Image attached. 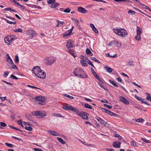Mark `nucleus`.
Masks as SVG:
<instances>
[{"instance_id":"1","label":"nucleus","mask_w":151,"mask_h":151,"mask_svg":"<svg viewBox=\"0 0 151 151\" xmlns=\"http://www.w3.org/2000/svg\"><path fill=\"white\" fill-rule=\"evenodd\" d=\"M32 70L35 76L38 78L42 79L45 78L46 76L45 73L43 70L41 69L39 66L34 67Z\"/></svg>"},{"instance_id":"2","label":"nucleus","mask_w":151,"mask_h":151,"mask_svg":"<svg viewBox=\"0 0 151 151\" xmlns=\"http://www.w3.org/2000/svg\"><path fill=\"white\" fill-rule=\"evenodd\" d=\"M83 70L80 68H78L74 69L73 72L74 75L78 77L81 78H86L88 77V76L85 74Z\"/></svg>"},{"instance_id":"3","label":"nucleus","mask_w":151,"mask_h":151,"mask_svg":"<svg viewBox=\"0 0 151 151\" xmlns=\"http://www.w3.org/2000/svg\"><path fill=\"white\" fill-rule=\"evenodd\" d=\"M56 58L53 56H50L46 58L44 60L45 64L47 65H50L55 62Z\"/></svg>"},{"instance_id":"4","label":"nucleus","mask_w":151,"mask_h":151,"mask_svg":"<svg viewBox=\"0 0 151 151\" xmlns=\"http://www.w3.org/2000/svg\"><path fill=\"white\" fill-rule=\"evenodd\" d=\"M114 31L115 33L122 37H124L125 35H127V33L126 30L123 28L114 29Z\"/></svg>"},{"instance_id":"5","label":"nucleus","mask_w":151,"mask_h":151,"mask_svg":"<svg viewBox=\"0 0 151 151\" xmlns=\"http://www.w3.org/2000/svg\"><path fill=\"white\" fill-rule=\"evenodd\" d=\"M17 39V37L13 35L7 36L4 39L5 42L9 44L11 42L14 40Z\"/></svg>"},{"instance_id":"6","label":"nucleus","mask_w":151,"mask_h":151,"mask_svg":"<svg viewBox=\"0 0 151 151\" xmlns=\"http://www.w3.org/2000/svg\"><path fill=\"white\" fill-rule=\"evenodd\" d=\"M77 115L81 117L84 119L88 120V117L87 115V114L86 112L83 111H80L78 109L76 111Z\"/></svg>"},{"instance_id":"7","label":"nucleus","mask_w":151,"mask_h":151,"mask_svg":"<svg viewBox=\"0 0 151 151\" xmlns=\"http://www.w3.org/2000/svg\"><path fill=\"white\" fill-rule=\"evenodd\" d=\"M62 108L66 110H71L74 112H76L77 109L72 106L68 104H66L65 106H62Z\"/></svg>"},{"instance_id":"8","label":"nucleus","mask_w":151,"mask_h":151,"mask_svg":"<svg viewBox=\"0 0 151 151\" xmlns=\"http://www.w3.org/2000/svg\"><path fill=\"white\" fill-rule=\"evenodd\" d=\"M34 115L37 116H40L42 118L46 116V114L45 111H37L35 112Z\"/></svg>"},{"instance_id":"9","label":"nucleus","mask_w":151,"mask_h":151,"mask_svg":"<svg viewBox=\"0 0 151 151\" xmlns=\"http://www.w3.org/2000/svg\"><path fill=\"white\" fill-rule=\"evenodd\" d=\"M35 99L36 101H39L41 102V103L40 102H38V104H40L43 105V104L42 103L44 102V101L45 100V97L42 96H38L36 97L35 98Z\"/></svg>"},{"instance_id":"10","label":"nucleus","mask_w":151,"mask_h":151,"mask_svg":"<svg viewBox=\"0 0 151 151\" xmlns=\"http://www.w3.org/2000/svg\"><path fill=\"white\" fill-rule=\"evenodd\" d=\"M101 110L104 113H106L111 116H116V114L114 113H113L109 110H107L104 108H101Z\"/></svg>"},{"instance_id":"11","label":"nucleus","mask_w":151,"mask_h":151,"mask_svg":"<svg viewBox=\"0 0 151 151\" xmlns=\"http://www.w3.org/2000/svg\"><path fill=\"white\" fill-rule=\"evenodd\" d=\"M119 99L121 101L126 105H129V102L123 96H120Z\"/></svg>"},{"instance_id":"12","label":"nucleus","mask_w":151,"mask_h":151,"mask_svg":"<svg viewBox=\"0 0 151 151\" xmlns=\"http://www.w3.org/2000/svg\"><path fill=\"white\" fill-rule=\"evenodd\" d=\"M96 119L102 125H104V126H107L106 125V124L108 125V124H107L106 122L99 117H97Z\"/></svg>"},{"instance_id":"13","label":"nucleus","mask_w":151,"mask_h":151,"mask_svg":"<svg viewBox=\"0 0 151 151\" xmlns=\"http://www.w3.org/2000/svg\"><path fill=\"white\" fill-rule=\"evenodd\" d=\"M73 42L70 40H69L67 41V43L66 45V47H73L74 45L73 44Z\"/></svg>"},{"instance_id":"14","label":"nucleus","mask_w":151,"mask_h":151,"mask_svg":"<svg viewBox=\"0 0 151 151\" xmlns=\"http://www.w3.org/2000/svg\"><path fill=\"white\" fill-rule=\"evenodd\" d=\"M70 48H68L67 50H66V51L68 52L71 55L73 56L74 58L76 57V55L74 51L71 49H69Z\"/></svg>"},{"instance_id":"15","label":"nucleus","mask_w":151,"mask_h":151,"mask_svg":"<svg viewBox=\"0 0 151 151\" xmlns=\"http://www.w3.org/2000/svg\"><path fill=\"white\" fill-rule=\"evenodd\" d=\"M121 143L120 142L116 141L114 142L113 143V146L116 148H120V145Z\"/></svg>"},{"instance_id":"16","label":"nucleus","mask_w":151,"mask_h":151,"mask_svg":"<svg viewBox=\"0 0 151 151\" xmlns=\"http://www.w3.org/2000/svg\"><path fill=\"white\" fill-rule=\"evenodd\" d=\"M118 44V42L116 41H112L108 44V46L116 47V45Z\"/></svg>"},{"instance_id":"17","label":"nucleus","mask_w":151,"mask_h":151,"mask_svg":"<svg viewBox=\"0 0 151 151\" xmlns=\"http://www.w3.org/2000/svg\"><path fill=\"white\" fill-rule=\"evenodd\" d=\"M78 11L82 13H85L86 12H87V10L82 7H79L78 8Z\"/></svg>"},{"instance_id":"18","label":"nucleus","mask_w":151,"mask_h":151,"mask_svg":"<svg viewBox=\"0 0 151 151\" xmlns=\"http://www.w3.org/2000/svg\"><path fill=\"white\" fill-rule=\"evenodd\" d=\"M74 28L73 26H72V28L69 30H68L65 33V36L70 35H72V31L73 30Z\"/></svg>"},{"instance_id":"19","label":"nucleus","mask_w":151,"mask_h":151,"mask_svg":"<svg viewBox=\"0 0 151 151\" xmlns=\"http://www.w3.org/2000/svg\"><path fill=\"white\" fill-rule=\"evenodd\" d=\"M48 132L50 134L55 136H58V133L55 131L49 130Z\"/></svg>"},{"instance_id":"20","label":"nucleus","mask_w":151,"mask_h":151,"mask_svg":"<svg viewBox=\"0 0 151 151\" xmlns=\"http://www.w3.org/2000/svg\"><path fill=\"white\" fill-rule=\"evenodd\" d=\"M7 61L10 65L13 63L12 59L10 58L9 55L7 54L6 55Z\"/></svg>"},{"instance_id":"21","label":"nucleus","mask_w":151,"mask_h":151,"mask_svg":"<svg viewBox=\"0 0 151 151\" xmlns=\"http://www.w3.org/2000/svg\"><path fill=\"white\" fill-rule=\"evenodd\" d=\"M104 68L108 72L111 73L113 70L112 68L107 67H104Z\"/></svg>"},{"instance_id":"22","label":"nucleus","mask_w":151,"mask_h":151,"mask_svg":"<svg viewBox=\"0 0 151 151\" xmlns=\"http://www.w3.org/2000/svg\"><path fill=\"white\" fill-rule=\"evenodd\" d=\"M54 4H53L52 5H50V7L51 8H56L57 7V6H58L60 5V4L59 3H56L55 2V3H54Z\"/></svg>"},{"instance_id":"23","label":"nucleus","mask_w":151,"mask_h":151,"mask_svg":"<svg viewBox=\"0 0 151 151\" xmlns=\"http://www.w3.org/2000/svg\"><path fill=\"white\" fill-rule=\"evenodd\" d=\"M4 11H12V12H17V11L16 10L14 9H11L10 8H7L4 9Z\"/></svg>"},{"instance_id":"24","label":"nucleus","mask_w":151,"mask_h":151,"mask_svg":"<svg viewBox=\"0 0 151 151\" xmlns=\"http://www.w3.org/2000/svg\"><path fill=\"white\" fill-rule=\"evenodd\" d=\"M58 24L56 25L57 27H60L64 23L63 22H61L59 20H58Z\"/></svg>"},{"instance_id":"25","label":"nucleus","mask_w":151,"mask_h":151,"mask_svg":"<svg viewBox=\"0 0 151 151\" xmlns=\"http://www.w3.org/2000/svg\"><path fill=\"white\" fill-rule=\"evenodd\" d=\"M12 66L10 68L14 69V70H17L18 69V68L17 67V66L14 64L13 63H12V64H11Z\"/></svg>"},{"instance_id":"26","label":"nucleus","mask_w":151,"mask_h":151,"mask_svg":"<svg viewBox=\"0 0 151 151\" xmlns=\"http://www.w3.org/2000/svg\"><path fill=\"white\" fill-rule=\"evenodd\" d=\"M57 139L62 144H65V142L63 139H62L61 138L59 137H58L57 138Z\"/></svg>"},{"instance_id":"27","label":"nucleus","mask_w":151,"mask_h":151,"mask_svg":"<svg viewBox=\"0 0 151 151\" xmlns=\"http://www.w3.org/2000/svg\"><path fill=\"white\" fill-rule=\"evenodd\" d=\"M146 94L147 95L146 99L151 101V96L150 93H146Z\"/></svg>"},{"instance_id":"28","label":"nucleus","mask_w":151,"mask_h":151,"mask_svg":"<svg viewBox=\"0 0 151 151\" xmlns=\"http://www.w3.org/2000/svg\"><path fill=\"white\" fill-rule=\"evenodd\" d=\"M55 0H48L47 2L48 4H51V5L53 4L55 2Z\"/></svg>"},{"instance_id":"29","label":"nucleus","mask_w":151,"mask_h":151,"mask_svg":"<svg viewBox=\"0 0 151 151\" xmlns=\"http://www.w3.org/2000/svg\"><path fill=\"white\" fill-rule=\"evenodd\" d=\"M137 34H141L142 33V29L140 28L139 26L137 27Z\"/></svg>"},{"instance_id":"30","label":"nucleus","mask_w":151,"mask_h":151,"mask_svg":"<svg viewBox=\"0 0 151 151\" xmlns=\"http://www.w3.org/2000/svg\"><path fill=\"white\" fill-rule=\"evenodd\" d=\"M109 81L111 84H112L115 87H118V86L113 81H112L110 80H109Z\"/></svg>"},{"instance_id":"31","label":"nucleus","mask_w":151,"mask_h":151,"mask_svg":"<svg viewBox=\"0 0 151 151\" xmlns=\"http://www.w3.org/2000/svg\"><path fill=\"white\" fill-rule=\"evenodd\" d=\"M9 126L10 128H11V129H16L17 130H18L19 131H22V130H20V129H18V128H16V127H14L13 126L9 125Z\"/></svg>"},{"instance_id":"32","label":"nucleus","mask_w":151,"mask_h":151,"mask_svg":"<svg viewBox=\"0 0 151 151\" xmlns=\"http://www.w3.org/2000/svg\"><path fill=\"white\" fill-rule=\"evenodd\" d=\"M141 139L144 141L145 142L150 143L151 142L149 140H147V139L144 138H141Z\"/></svg>"},{"instance_id":"33","label":"nucleus","mask_w":151,"mask_h":151,"mask_svg":"<svg viewBox=\"0 0 151 151\" xmlns=\"http://www.w3.org/2000/svg\"><path fill=\"white\" fill-rule=\"evenodd\" d=\"M84 106L86 108L90 109H91L92 108V106L88 104H85L84 105Z\"/></svg>"},{"instance_id":"34","label":"nucleus","mask_w":151,"mask_h":151,"mask_svg":"<svg viewBox=\"0 0 151 151\" xmlns=\"http://www.w3.org/2000/svg\"><path fill=\"white\" fill-rule=\"evenodd\" d=\"M5 145L7 147L11 148H13L14 147V145H13L8 143H6Z\"/></svg>"},{"instance_id":"35","label":"nucleus","mask_w":151,"mask_h":151,"mask_svg":"<svg viewBox=\"0 0 151 151\" xmlns=\"http://www.w3.org/2000/svg\"><path fill=\"white\" fill-rule=\"evenodd\" d=\"M81 63L84 66H87L88 64L86 63L84 60H81Z\"/></svg>"},{"instance_id":"36","label":"nucleus","mask_w":151,"mask_h":151,"mask_svg":"<svg viewBox=\"0 0 151 151\" xmlns=\"http://www.w3.org/2000/svg\"><path fill=\"white\" fill-rule=\"evenodd\" d=\"M91 59L92 60H94L98 63H100V61L98 60L97 59L95 58L94 57H91Z\"/></svg>"},{"instance_id":"37","label":"nucleus","mask_w":151,"mask_h":151,"mask_svg":"<svg viewBox=\"0 0 151 151\" xmlns=\"http://www.w3.org/2000/svg\"><path fill=\"white\" fill-rule=\"evenodd\" d=\"M13 31L15 32L22 33V29L21 28H19L14 30Z\"/></svg>"},{"instance_id":"38","label":"nucleus","mask_w":151,"mask_h":151,"mask_svg":"<svg viewBox=\"0 0 151 151\" xmlns=\"http://www.w3.org/2000/svg\"><path fill=\"white\" fill-rule=\"evenodd\" d=\"M135 98L137 99V100H139V101H141L142 102V101H143V99H142V98H141L140 97H139L137 95H135Z\"/></svg>"},{"instance_id":"39","label":"nucleus","mask_w":151,"mask_h":151,"mask_svg":"<svg viewBox=\"0 0 151 151\" xmlns=\"http://www.w3.org/2000/svg\"><path fill=\"white\" fill-rule=\"evenodd\" d=\"M140 34H137V36L135 37V39L136 40L139 41L140 40Z\"/></svg>"},{"instance_id":"40","label":"nucleus","mask_w":151,"mask_h":151,"mask_svg":"<svg viewBox=\"0 0 151 151\" xmlns=\"http://www.w3.org/2000/svg\"><path fill=\"white\" fill-rule=\"evenodd\" d=\"M15 63H18L19 62V58L18 56L17 55L15 56Z\"/></svg>"},{"instance_id":"41","label":"nucleus","mask_w":151,"mask_h":151,"mask_svg":"<svg viewBox=\"0 0 151 151\" xmlns=\"http://www.w3.org/2000/svg\"><path fill=\"white\" fill-rule=\"evenodd\" d=\"M24 128L26 129L29 131H32L33 129L32 127H25Z\"/></svg>"},{"instance_id":"42","label":"nucleus","mask_w":151,"mask_h":151,"mask_svg":"<svg viewBox=\"0 0 151 151\" xmlns=\"http://www.w3.org/2000/svg\"><path fill=\"white\" fill-rule=\"evenodd\" d=\"M128 13L129 14H131L132 15L134 14L135 13V12L132 10H129L128 12Z\"/></svg>"},{"instance_id":"43","label":"nucleus","mask_w":151,"mask_h":151,"mask_svg":"<svg viewBox=\"0 0 151 151\" xmlns=\"http://www.w3.org/2000/svg\"><path fill=\"white\" fill-rule=\"evenodd\" d=\"M140 5H141L143 7V8H144L146 9H150V7L149 6H147L144 4H140Z\"/></svg>"},{"instance_id":"44","label":"nucleus","mask_w":151,"mask_h":151,"mask_svg":"<svg viewBox=\"0 0 151 151\" xmlns=\"http://www.w3.org/2000/svg\"><path fill=\"white\" fill-rule=\"evenodd\" d=\"M86 54L87 55H89L92 53V52H91V51L88 49H86Z\"/></svg>"},{"instance_id":"45","label":"nucleus","mask_w":151,"mask_h":151,"mask_svg":"<svg viewBox=\"0 0 151 151\" xmlns=\"http://www.w3.org/2000/svg\"><path fill=\"white\" fill-rule=\"evenodd\" d=\"M54 116L57 117H60L61 118H64V116L59 114H54Z\"/></svg>"},{"instance_id":"46","label":"nucleus","mask_w":151,"mask_h":151,"mask_svg":"<svg viewBox=\"0 0 151 151\" xmlns=\"http://www.w3.org/2000/svg\"><path fill=\"white\" fill-rule=\"evenodd\" d=\"M0 124L1 127H6V124L4 122H0Z\"/></svg>"},{"instance_id":"47","label":"nucleus","mask_w":151,"mask_h":151,"mask_svg":"<svg viewBox=\"0 0 151 151\" xmlns=\"http://www.w3.org/2000/svg\"><path fill=\"white\" fill-rule=\"evenodd\" d=\"M70 11V10L69 8H68L65 9L64 10V12L65 13H69Z\"/></svg>"},{"instance_id":"48","label":"nucleus","mask_w":151,"mask_h":151,"mask_svg":"<svg viewBox=\"0 0 151 151\" xmlns=\"http://www.w3.org/2000/svg\"><path fill=\"white\" fill-rule=\"evenodd\" d=\"M65 96L66 97H67L69 98L70 99H73L74 98V97L72 96H71L70 95L67 94H65Z\"/></svg>"},{"instance_id":"49","label":"nucleus","mask_w":151,"mask_h":151,"mask_svg":"<svg viewBox=\"0 0 151 151\" xmlns=\"http://www.w3.org/2000/svg\"><path fill=\"white\" fill-rule=\"evenodd\" d=\"M10 77L11 78L13 79H16V80H17V79H18V78L17 77L15 76H14L13 74H12L10 76Z\"/></svg>"},{"instance_id":"50","label":"nucleus","mask_w":151,"mask_h":151,"mask_svg":"<svg viewBox=\"0 0 151 151\" xmlns=\"http://www.w3.org/2000/svg\"><path fill=\"white\" fill-rule=\"evenodd\" d=\"M131 145L134 147H135L137 146L136 142L134 141H132V142H131Z\"/></svg>"},{"instance_id":"51","label":"nucleus","mask_w":151,"mask_h":151,"mask_svg":"<svg viewBox=\"0 0 151 151\" xmlns=\"http://www.w3.org/2000/svg\"><path fill=\"white\" fill-rule=\"evenodd\" d=\"M6 22L8 24H15L16 23V22H12V21H10L8 20H7V21Z\"/></svg>"},{"instance_id":"52","label":"nucleus","mask_w":151,"mask_h":151,"mask_svg":"<svg viewBox=\"0 0 151 151\" xmlns=\"http://www.w3.org/2000/svg\"><path fill=\"white\" fill-rule=\"evenodd\" d=\"M95 77L99 81H102L101 79L100 78V77L97 74L96 75V76H95Z\"/></svg>"},{"instance_id":"53","label":"nucleus","mask_w":151,"mask_h":151,"mask_svg":"<svg viewBox=\"0 0 151 151\" xmlns=\"http://www.w3.org/2000/svg\"><path fill=\"white\" fill-rule=\"evenodd\" d=\"M88 63L89 65L92 66L94 68H95V67L94 66L93 64L92 63V62H91V61L90 60H88Z\"/></svg>"},{"instance_id":"54","label":"nucleus","mask_w":151,"mask_h":151,"mask_svg":"<svg viewBox=\"0 0 151 151\" xmlns=\"http://www.w3.org/2000/svg\"><path fill=\"white\" fill-rule=\"evenodd\" d=\"M91 72L95 76L96 75H97V74L95 72L94 70L93 69V68H91Z\"/></svg>"},{"instance_id":"55","label":"nucleus","mask_w":151,"mask_h":151,"mask_svg":"<svg viewBox=\"0 0 151 151\" xmlns=\"http://www.w3.org/2000/svg\"><path fill=\"white\" fill-rule=\"evenodd\" d=\"M8 74L9 73L7 72H5L4 73L3 76L5 78H6V77L8 76Z\"/></svg>"},{"instance_id":"56","label":"nucleus","mask_w":151,"mask_h":151,"mask_svg":"<svg viewBox=\"0 0 151 151\" xmlns=\"http://www.w3.org/2000/svg\"><path fill=\"white\" fill-rule=\"evenodd\" d=\"M28 86L29 87L31 88H32L38 89H39L40 90H41V89H40V88H38L37 87H35V86H30V85H28Z\"/></svg>"},{"instance_id":"57","label":"nucleus","mask_w":151,"mask_h":151,"mask_svg":"<svg viewBox=\"0 0 151 151\" xmlns=\"http://www.w3.org/2000/svg\"><path fill=\"white\" fill-rule=\"evenodd\" d=\"M99 86L101 88H104L105 90H106L104 87V86L103 85V84L101 83H98Z\"/></svg>"},{"instance_id":"58","label":"nucleus","mask_w":151,"mask_h":151,"mask_svg":"<svg viewBox=\"0 0 151 151\" xmlns=\"http://www.w3.org/2000/svg\"><path fill=\"white\" fill-rule=\"evenodd\" d=\"M32 32H33V30H28L27 32V34L29 35H31Z\"/></svg>"},{"instance_id":"59","label":"nucleus","mask_w":151,"mask_h":151,"mask_svg":"<svg viewBox=\"0 0 151 151\" xmlns=\"http://www.w3.org/2000/svg\"><path fill=\"white\" fill-rule=\"evenodd\" d=\"M143 120V119H136V121L137 122H140Z\"/></svg>"},{"instance_id":"60","label":"nucleus","mask_w":151,"mask_h":151,"mask_svg":"<svg viewBox=\"0 0 151 151\" xmlns=\"http://www.w3.org/2000/svg\"><path fill=\"white\" fill-rule=\"evenodd\" d=\"M92 30L95 32L96 33H98V30L95 27L94 28H93Z\"/></svg>"},{"instance_id":"61","label":"nucleus","mask_w":151,"mask_h":151,"mask_svg":"<svg viewBox=\"0 0 151 151\" xmlns=\"http://www.w3.org/2000/svg\"><path fill=\"white\" fill-rule=\"evenodd\" d=\"M104 106L108 108L109 109H111L112 108V106H109L107 104H104Z\"/></svg>"},{"instance_id":"62","label":"nucleus","mask_w":151,"mask_h":151,"mask_svg":"<svg viewBox=\"0 0 151 151\" xmlns=\"http://www.w3.org/2000/svg\"><path fill=\"white\" fill-rule=\"evenodd\" d=\"M101 102H102V103H108L107 101L105 99L101 100Z\"/></svg>"},{"instance_id":"63","label":"nucleus","mask_w":151,"mask_h":151,"mask_svg":"<svg viewBox=\"0 0 151 151\" xmlns=\"http://www.w3.org/2000/svg\"><path fill=\"white\" fill-rule=\"evenodd\" d=\"M17 123L19 125H21L22 124V120H18L17 121Z\"/></svg>"},{"instance_id":"64","label":"nucleus","mask_w":151,"mask_h":151,"mask_svg":"<svg viewBox=\"0 0 151 151\" xmlns=\"http://www.w3.org/2000/svg\"><path fill=\"white\" fill-rule=\"evenodd\" d=\"M34 150L35 151H42V150L38 148H35Z\"/></svg>"}]
</instances>
